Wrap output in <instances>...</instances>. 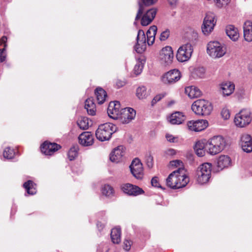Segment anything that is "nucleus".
Here are the masks:
<instances>
[{
	"label": "nucleus",
	"instance_id": "1",
	"mask_svg": "<svg viewBox=\"0 0 252 252\" xmlns=\"http://www.w3.org/2000/svg\"><path fill=\"white\" fill-rule=\"evenodd\" d=\"M225 140L221 136H215L207 141L206 152L211 155L220 153L225 148Z\"/></svg>",
	"mask_w": 252,
	"mask_h": 252
},
{
	"label": "nucleus",
	"instance_id": "2",
	"mask_svg": "<svg viewBox=\"0 0 252 252\" xmlns=\"http://www.w3.org/2000/svg\"><path fill=\"white\" fill-rule=\"evenodd\" d=\"M116 130V126L110 123H105L99 126L95 132L97 139L101 141L109 140L112 134Z\"/></svg>",
	"mask_w": 252,
	"mask_h": 252
},
{
	"label": "nucleus",
	"instance_id": "3",
	"mask_svg": "<svg viewBox=\"0 0 252 252\" xmlns=\"http://www.w3.org/2000/svg\"><path fill=\"white\" fill-rule=\"evenodd\" d=\"M191 109L197 115L207 116L210 114L213 107L208 101L205 99H198L192 103Z\"/></svg>",
	"mask_w": 252,
	"mask_h": 252
},
{
	"label": "nucleus",
	"instance_id": "4",
	"mask_svg": "<svg viewBox=\"0 0 252 252\" xmlns=\"http://www.w3.org/2000/svg\"><path fill=\"white\" fill-rule=\"evenodd\" d=\"M212 164L206 162L200 165L196 170V179L198 184L203 185L207 183L211 175Z\"/></svg>",
	"mask_w": 252,
	"mask_h": 252
},
{
	"label": "nucleus",
	"instance_id": "5",
	"mask_svg": "<svg viewBox=\"0 0 252 252\" xmlns=\"http://www.w3.org/2000/svg\"><path fill=\"white\" fill-rule=\"evenodd\" d=\"M226 52L225 46L218 41H210L207 45V52L213 58H220Z\"/></svg>",
	"mask_w": 252,
	"mask_h": 252
},
{
	"label": "nucleus",
	"instance_id": "6",
	"mask_svg": "<svg viewBox=\"0 0 252 252\" xmlns=\"http://www.w3.org/2000/svg\"><path fill=\"white\" fill-rule=\"evenodd\" d=\"M183 171V167H180L170 174L166 180V185L173 189H179L185 187L187 185V179L184 180V179H183L182 183L177 182H178V176H177V175H178L179 172Z\"/></svg>",
	"mask_w": 252,
	"mask_h": 252
},
{
	"label": "nucleus",
	"instance_id": "7",
	"mask_svg": "<svg viewBox=\"0 0 252 252\" xmlns=\"http://www.w3.org/2000/svg\"><path fill=\"white\" fill-rule=\"evenodd\" d=\"M192 52L193 48L191 44H185L179 48L176 55L177 59L180 62H186L190 58Z\"/></svg>",
	"mask_w": 252,
	"mask_h": 252
},
{
	"label": "nucleus",
	"instance_id": "8",
	"mask_svg": "<svg viewBox=\"0 0 252 252\" xmlns=\"http://www.w3.org/2000/svg\"><path fill=\"white\" fill-rule=\"evenodd\" d=\"M235 125L240 127H245L250 124L252 121L250 110L244 109L237 114L234 118Z\"/></svg>",
	"mask_w": 252,
	"mask_h": 252
},
{
	"label": "nucleus",
	"instance_id": "9",
	"mask_svg": "<svg viewBox=\"0 0 252 252\" xmlns=\"http://www.w3.org/2000/svg\"><path fill=\"white\" fill-rule=\"evenodd\" d=\"M216 24L215 16L211 13H207L202 26V31L205 35L209 34L214 29Z\"/></svg>",
	"mask_w": 252,
	"mask_h": 252
},
{
	"label": "nucleus",
	"instance_id": "10",
	"mask_svg": "<svg viewBox=\"0 0 252 252\" xmlns=\"http://www.w3.org/2000/svg\"><path fill=\"white\" fill-rule=\"evenodd\" d=\"M136 116V111L130 107L121 109L120 115L118 120L123 124H128L133 120Z\"/></svg>",
	"mask_w": 252,
	"mask_h": 252
},
{
	"label": "nucleus",
	"instance_id": "11",
	"mask_svg": "<svg viewBox=\"0 0 252 252\" xmlns=\"http://www.w3.org/2000/svg\"><path fill=\"white\" fill-rule=\"evenodd\" d=\"M174 55L172 49L170 46L163 48L159 53V59L161 63L165 65H168L172 63Z\"/></svg>",
	"mask_w": 252,
	"mask_h": 252
},
{
	"label": "nucleus",
	"instance_id": "12",
	"mask_svg": "<svg viewBox=\"0 0 252 252\" xmlns=\"http://www.w3.org/2000/svg\"><path fill=\"white\" fill-rule=\"evenodd\" d=\"M130 171L133 176L137 179H142L143 177V168L142 164L138 158H135L132 161L130 166Z\"/></svg>",
	"mask_w": 252,
	"mask_h": 252
},
{
	"label": "nucleus",
	"instance_id": "13",
	"mask_svg": "<svg viewBox=\"0 0 252 252\" xmlns=\"http://www.w3.org/2000/svg\"><path fill=\"white\" fill-rule=\"evenodd\" d=\"M181 72L178 69H172L166 73L162 77V81L165 84L175 83L180 79Z\"/></svg>",
	"mask_w": 252,
	"mask_h": 252
},
{
	"label": "nucleus",
	"instance_id": "14",
	"mask_svg": "<svg viewBox=\"0 0 252 252\" xmlns=\"http://www.w3.org/2000/svg\"><path fill=\"white\" fill-rule=\"evenodd\" d=\"M137 43L134 46V50L138 53L141 54L146 49V38L144 31L139 30L136 37Z\"/></svg>",
	"mask_w": 252,
	"mask_h": 252
},
{
	"label": "nucleus",
	"instance_id": "15",
	"mask_svg": "<svg viewBox=\"0 0 252 252\" xmlns=\"http://www.w3.org/2000/svg\"><path fill=\"white\" fill-rule=\"evenodd\" d=\"M121 189L125 193L131 196H137L144 193L141 188L129 183L122 185Z\"/></svg>",
	"mask_w": 252,
	"mask_h": 252
},
{
	"label": "nucleus",
	"instance_id": "16",
	"mask_svg": "<svg viewBox=\"0 0 252 252\" xmlns=\"http://www.w3.org/2000/svg\"><path fill=\"white\" fill-rule=\"evenodd\" d=\"M187 126L190 130L198 132L207 128L208 126V122L205 120H192L187 123Z\"/></svg>",
	"mask_w": 252,
	"mask_h": 252
},
{
	"label": "nucleus",
	"instance_id": "17",
	"mask_svg": "<svg viewBox=\"0 0 252 252\" xmlns=\"http://www.w3.org/2000/svg\"><path fill=\"white\" fill-rule=\"evenodd\" d=\"M121 112L120 103L119 101H115L109 103L107 108V114L110 118L118 120Z\"/></svg>",
	"mask_w": 252,
	"mask_h": 252
},
{
	"label": "nucleus",
	"instance_id": "18",
	"mask_svg": "<svg viewBox=\"0 0 252 252\" xmlns=\"http://www.w3.org/2000/svg\"><path fill=\"white\" fill-rule=\"evenodd\" d=\"M61 148V146L56 143L48 141L44 142L41 146V152L46 155L51 156Z\"/></svg>",
	"mask_w": 252,
	"mask_h": 252
},
{
	"label": "nucleus",
	"instance_id": "19",
	"mask_svg": "<svg viewBox=\"0 0 252 252\" xmlns=\"http://www.w3.org/2000/svg\"><path fill=\"white\" fill-rule=\"evenodd\" d=\"M158 0H139L138 2L139 9L136 14L134 24H136V21L140 19L144 10V6H150L154 5Z\"/></svg>",
	"mask_w": 252,
	"mask_h": 252
},
{
	"label": "nucleus",
	"instance_id": "20",
	"mask_svg": "<svg viewBox=\"0 0 252 252\" xmlns=\"http://www.w3.org/2000/svg\"><path fill=\"white\" fill-rule=\"evenodd\" d=\"M241 145L243 150L246 153L252 151V137L248 134H243L241 137Z\"/></svg>",
	"mask_w": 252,
	"mask_h": 252
},
{
	"label": "nucleus",
	"instance_id": "21",
	"mask_svg": "<svg viewBox=\"0 0 252 252\" xmlns=\"http://www.w3.org/2000/svg\"><path fill=\"white\" fill-rule=\"evenodd\" d=\"M79 143L84 146H89L94 143V139L93 134L89 131L82 133L78 137Z\"/></svg>",
	"mask_w": 252,
	"mask_h": 252
},
{
	"label": "nucleus",
	"instance_id": "22",
	"mask_svg": "<svg viewBox=\"0 0 252 252\" xmlns=\"http://www.w3.org/2000/svg\"><path fill=\"white\" fill-rule=\"evenodd\" d=\"M125 154V148L123 146H118L115 148L110 155V159L113 162L120 161Z\"/></svg>",
	"mask_w": 252,
	"mask_h": 252
},
{
	"label": "nucleus",
	"instance_id": "23",
	"mask_svg": "<svg viewBox=\"0 0 252 252\" xmlns=\"http://www.w3.org/2000/svg\"><path fill=\"white\" fill-rule=\"evenodd\" d=\"M157 13V9L151 8L147 11L141 18V24L143 26L150 24L154 20Z\"/></svg>",
	"mask_w": 252,
	"mask_h": 252
},
{
	"label": "nucleus",
	"instance_id": "24",
	"mask_svg": "<svg viewBox=\"0 0 252 252\" xmlns=\"http://www.w3.org/2000/svg\"><path fill=\"white\" fill-rule=\"evenodd\" d=\"M186 120V116L183 113L175 112L172 113L168 118V121L172 125H179Z\"/></svg>",
	"mask_w": 252,
	"mask_h": 252
},
{
	"label": "nucleus",
	"instance_id": "25",
	"mask_svg": "<svg viewBox=\"0 0 252 252\" xmlns=\"http://www.w3.org/2000/svg\"><path fill=\"white\" fill-rule=\"evenodd\" d=\"M207 141L206 140L197 141L194 146V150L196 154L200 157L204 156L206 152Z\"/></svg>",
	"mask_w": 252,
	"mask_h": 252
},
{
	"label": "nucleus",
	"instance_id": "26",
	"mask_svg": "<svg viewBox=\"0 0 252 252\" xmlns=\"http://www.w3.org/2000/svg\"><path fill=\"white\" fill-rule=\"evenodd\" d=\"M244 37L247 41H252V22L248 21L244 25Z\"/></svg>",
	"mask_w": 252,
	"mask_h": 252
},
{
	"label": "nucleus",
	"instance_id": "27",
	"mask_svg": "<svg viewBox=\"0 0 252 252\" xmlns=\"http://www.w3.org/2000/svg\"><path fill=\"white\" fill-rule=\"evenodd\" d=\"M220 88L223 94L228 96L234 92L235 85L231 82H224L221 83Z\"/></svg>",
	"mask_w": 252,
	"mask_h": 252
},
{
	"label": "nucleus",
	"instance_id": "28",
	"mask_svg": "<svg viewBox=\"0 0 252 252\" xmlns=\"http://www.w3.org/2000/svg\"><path fill=\"white\" fill-rule=\"evenodd\" d=\"M225 32L227 35L233 41H236L239 37L238 29L233 25L227 26L226 27Z\"/></svg>",
	"mask_w": 252,
	"mask_h": 252
},
{
	"label": "nucleus",
	"instance_id": "29",
	"mask_svg": "<svg viewBox=\"0 0 252 252\" xmlns=\"http://www.w3.org/2000/svg\"><path fill=\"white\" fill-rule=\"evenodd\" d=\"M231 163V160L227 156L221 155L218 159V166L220 169L228 167Z\"/></svg>",
	"mask_w": 252,
	"mask_h": 252
},
{
	"label": "nucleus",
	"instance_id": "30",
	"mask_svg": "<svg viewBox=\"0 0 252 252\" xmlns=\"http://www.w3.org/2000/svg\"><path fill=\"white\" fill-rule=\"evenodd\" d=\"M185 93L191 98L199 97L201 94L200 90L194 86H189L185 88Z\"/></svg>",
	"mask_w": 252,
	"mask_h": 252
},
{
	"label": "nucleus",
	"instance_id": "31",
	"mask_svg": "<svg viewBox=\"0 0 252 252\" xmlns=\"http://www.w3.org/2000/svg\"><path fill=\"white\" fill-rule=\"evenodd\" d=\"M85 108L86 109L88 114L92 116L95 114V105L93 98H89L86 100Z\"/></svg>",
	"mask_w": 252,
	"mask_h": 252
},
{
	"label": "nucleus",
	"instance_id": "32",
	"mask_svg": "<svg viewBox=\"0 0 252 252\" xmlns=\"http://www.w3.org/2000/svg\"><path fill=\"white\" fill-rule=\"evenodd\" d=\"M7 37L3 36L0 40V61L2 62L6 58L5 48L6 47Z\"/></svg>",
	"mask_w": 252,
	"mask_h": 252
},
{
	"label": "nucleus",
	"instance_id": "33",
	"mask_svg": "<svg viewBox=\"0 0 252 252\" xmlns=\"http://www.w3.org/2000/svg\"><path fill=\"white\" fill-rule=\"evenodd\" d=\"M121 230L119 227H116L111 230V238L114 244H119L121 241Z\"/></svg>",
	"mask_w": 252,
	"mask_h": 252
},
{
	"label": "nucleus",
	"instance_id": "34",
	"mask_svg": "<svg viewBox=\"0 0 252 252\" xmlns=\"http://www.w3.org/2000/svg\"><path fill=\"white\" fill-rule=\"evenodd\" d=\"M95 94L98 104H102L106 100V92L101 88H97L95 91Z\"/></svg>",
	"mask_w": 252,
	"mask_h": 252
},
{
	"label": "nucleus",
	"instance_id": "35",
	"mask_svg": "<svg viewBox=\"0 0 252 252\" xmlns=\"http://www.w3.org/2000/svg\"><path fill=\"white\" fill-rule=\"evenodd\" d=\"M91 124V121L86 117H81L77 121L78 126L81 129L83 130L87 129Z\"/></svg>",
	"mask_w": 252,
	"mask_h": 252
},
{
	"label": "nucleus",
	"instance_id": "36",
	"mask_svg": "<svg viewBox=\"0 0 252 252\" xmlns=\"http://www.w3.org/2000/svg\"><path fill=\"white\" fill-rule=\"evenodd\" d=\"M36 185L32 181L29 180L25 182L23 186L26 189L27 193L30 195L35 194L36 192Z\"/></svg>",
	"mask_w": 252,
	"mask_h": 252
},
{
	"label": "nucleus",
	"instance_id": "37",
	"mask_svg": "<svg viewBox=\"0 0 252 252\" xmlns=\"http://www.w3.org/2000/svg\"><path fill=\"white\" fill-rule=\"evenodd\" d=\"M136 94L139 99H142L146 98L149 93L145 86H140L136 89Z\"/></svg>",
	"mask_w": 252,
	"mask_h": 252
},
{
	"label": "nucleus",
	"instance_id": "38",
	"mask_svg": "<svg viewBox=\"0 0 252 252\" xmlns=\"http://www.w3.org/2000/svg\"><path fill=\"white\" fill-rule=\"evenodd\" d=\"M101 192L103 195L106 196H111L114 193L113 188L109 185H105L101 189Z\"/></svg>",
	"mask_w": 252,
	"mask_h": 252
},
{
	"label": "nucleus",
	"instance_id": "39",
	"mask_svg": "<svg viewBox=\"0 0 252 252\" xmlns=\"http://www.w3.org/2000/svg\"><path fill=\"white\" fill-rule=\"evenodd\" d=\"M78 146H72L68 152V157L70 160H72L77 157L78 151Z\"/></svg>",
	"mask_w": 252,
	"mask_h": 252
},
{
	"label": "nucleus",
	"instance_id": "40",
	"mask_svg": "<svg viewBox=\"0 0 252 252\" xmlns=\"http://www.w3.org/2000/svg\"><path fill=\"white\" fill-rule=\"evenodd\" d=\"M15 155V152L13 149H11L10 147L6 148L3 153V157L7 159L12 158Z\"/></svg>",
	"mask_w": 252,
	"mask_h": 252
},
{
	"label": "nucleus",
	"instance_id": "41",
	"mask_svg": "<svg viewBox=\"0 0 252 252\" xmlns=\"http://www.w3.org/2000/svg\"><path fill=\"white\" fill-rule=\"evenodd\" d=\"M145 161L149 168H152L154 164L153 157L151 153H147L145 157Z\"/></svg>",
	"mask_w": 252,
	"mask_h": 252
},
{
	"label": "nucleus",
	"instance_id": "42",
	"mask_svg": "<svg viewBox=\"0 0 252 252\" xmlns=\"http://www.w3.org/2000/svg\"><path fill=\"white\" fill-rule=\"evenodd\" d=\"M183 171H180L179 172V173H178V174L179 175H177L178 176V182H177V183H182V180L184 179L185 180V179H187V184L189 183V178L188 176H187L185 174V170L184 168H183Z\"/></svg>",
	"mask_w": 252,
	"mask_h": 252
},
{
	"label": "nucleus",
	"instance_id": "43",
	"mask_svg": "<svg viewBox=\"0 0 252 252\" xmlns=\"http://www.w3.org/2000/svg\"><path fill=\"white\" fill-rule=\"evenodd\" d=\"M157 31V27L156 26H151L147 32L146 34L147 37H151V36L155 37Z\"/></svg>",
	"mask_w": 252,
	"mask_h": 252
},
{
	"label": "nucleus",
	"instance_id": "44",
	"mask_svg": "<svg viewBox=\"0 0 252 252\" xmlns=\"http://www.w3.org/2000/svg\"><path fill=\"white\" fill-rule=\"evenodd\" d=\"M143 68V64L141 62H138L134 66L133 72L136 75H139L141 73Z\"/></svg>",
	"mask_w": 252,
	"mask_h": 252
},
{
	"label": "nucleus",
	"instance_id": "45",
	"mask_svg": "<svg viewBox=\"0 0 252 252\" xmlns=\"http://www.w3.org/2000/svg\"><path fill=\"white\" fill-rule=\"evenodd\" d=\"M218 7H222L229 3L230 0H214Z\"/></svg>",
	"mask_w": 252,
	"mask_h": 252
},
{
	"label": "nucleus",
	"instance_id": "46",
	"mask_svg": "<svg viewBox=\"0 0 252 252\" xmlns=\"http://www.w3.org/2000/svg\"><path fill=\"white\" fill-rule=\"evenodd\" d=\"M205 69L203 67H199L195 70V74L199 78H203L204 76Z\"/></svg>",
	"mask_w": 252,
	"mask_h": 252
},
{
	"label": "nucleus",
	"instance_id": "47",
	"mask_svg": "<svg viewBox=\"0 0 252 252\" xmlns=\"http://www.w3.org/2000/svg\"><path fill=\"white\" fill-rule=\"evenodd\" d=\"M169 35V31L168 30H166L161 33L159 39L161 41H165L168 38Z\"/></svg>",
	"mask_w": 252,
	"mask_h": 252
},
{
	"label": "nucleus",
	"instance_id": "48",
	"mask_svg": "<svg viewBox=\"0 0 252 252\" xmlns=\"http://www.w3.org/2000/svg\"><path fill=\"white\" fill-rule=\"evenodd\" d=\"M132 242L129 239H125L124 241V249L126 251L130 249Z\"/></svg>",
	"mask_w": 252,
	"mask_h": 252
},
{
	"label": "nucleus",
	"instance_id": "49",
	"mask_svg": "<svg viewBox=\"0 0 252 252\" xmlns=\"http://www.w3.org/2000/svg\"><path fill=\"white\" fill-rule=\"evenodd\" d=\"M221 115L225 120L229 119L230 117V113L229 110L226 108L222 109L221 112Z\"/></svg>",
	"mask_w": 252,
	"mask_h": 252
},
{
	"label": "nucleus",
	"instance_id": "50",
	"mask_svg": "<svg viewBox=\"0 0 252 252\" xmlns=\"http://www.w3.org/2000/svg\"><path fill=\"white\" fill-rule=\"evenodd\" d=\"M151 184L153 187L161 188L160 185L158 178L157 177H153L151 180Z\"/></svg>",
	"mask_w": 252,
	"mask_h": 252
},
{
	"label": "nucleus",
	"instance_id": "51",
	"mask_svg": "<svg viewBox=\"0 0 252 252\" xmlns=\"http://www.w3.org/2000/svg\"><path fill=\"white\" fill-rule=\"evenodd\" d=\"M170 164L172 166H179V168H180L181 167L180 166H182L183 162L180 160H175L170 161Z\"/></svg>",
	"mask_w": 252,
	"mask_h": 252
},
{
	"label": "nucleus",
	"instance_id": "52",
	"mask_svg": "<svg viewBox=\"0 0 252 252\" xmlns=\"http://www.w3.org/2000/svg\"><path fill=\"white\" fill-rule=\"evenodd\" d=\"M165 154L167 156H172L176 154V152L173 149H168L165 151Z\"/></svg>",
	"mask_w": 252,
	"mask_h": 252
},
{
	"label": "nucleus",
	"instance_id": "53",
	"mask_svg": "<svg viewBox=\"0 0 252 252\" xmlns=\"http://www.w3.org/2000/svg\"><path fill=\"white\" fill-rule=\"evenodd\" d=\"M164 95L162 94H158L156 95L152 101V104L154 105L158 101H159Z\"/></svg>",
	"mask_w": 252,
	"mask_h": 252
},
{
	"label": "nucleus",
	"instance_id": "54",
	"mask_svg": "<svg viewBox=\"0 0 252 252\" xmlns=\"http://www.w3.org/2000/svg\"><path fill=\"white\" fill-rule=\"evenodd\" d=\"M166 138L170 142H175L177 138L171 134H167L166 135Z\"/></svg>",
	"mask_w": 252,
	"mask_h": 252
},
{
	"label": "nucleus",
	"instance_id": "55",
	"mask_svg": "<svg viewBox=\"0 0 252 252\" xmlns=\"http://www.w3.org/2000/svg\"><path fill=\"white\" fill-rule=\"evenodd\" d=\"M126 83L125 81L118 80L116 81L115 83V86L117 88L119 89L123 87L125 85Z\"/></svg>",
	"mask_w": 252,
	"mask_h": 252
},
{
	"label": "nucleus",
	"instance_id": "56",
	"mask_svg": "<svg viewBox=\"0 0 252 252\" xmlns=\"http://www.w3.org/2000/svg\"><path fill=\"white\" fill-rule=\"evenodd\" d=\"M155 37H153L152 36H151V37H147V42L149 45H152L155 41Z\"/></svg>",
	"mask_w": 252,
	"mask_h": 252
},
{
	"label": "nucleus",
	"instance_id": "57",
	"mask_svg": "<svg viewBox=\"0 0 252 252\" xmlns=\"http://www.w3.org/2000/svg\"><path fill=\"white\" fill-rule=\"evenodd\" d=\"M96 225L99 230H101L104 228L105 223L98 221L97 222Z\"/></svg>",
	"mask_w": 252,
	"mask_h": 252
},
{
	"label": "nucleus",
	"instance_id": "58",
	"mask_svg": "<svg viewBox=\"0 0 252 252\" xmlns=\"http://www.w3.org/2000/svg\"><path fill=\"white\" fill-rule=\"evenodd\" d=\"M169 3L171 6H174L176 4L177 0H168Z\"/></svg>",
	"mask_w": 252,
	"mask_h": 252
},
{
	"label": "nucleus",
	"instance_id": "59",
	"mask_svg": "<svg viewBox=\"0 0 252 252\" xmlns=\"http://www.w3.org/2000/svg\"><path fill=\"white\" fill-rule=\"evenodd\" d=\"M248 69L249 71L252 73V62H251L248 65Z\"/></svg>",
	"mask_w": 252,
	"mask_h": 252
}]
</instances>
